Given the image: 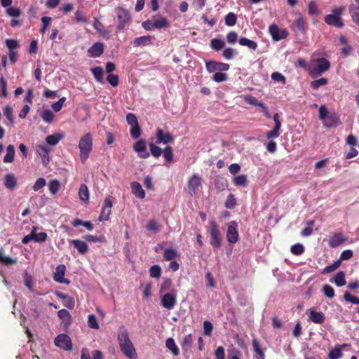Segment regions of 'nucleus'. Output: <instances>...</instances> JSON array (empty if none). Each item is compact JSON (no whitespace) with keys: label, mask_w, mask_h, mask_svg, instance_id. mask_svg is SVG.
Here are the masks:
<instances>
[{"label":"nucleus","mask_w":359,"mask_h":359,"mask_svg":"<svg viewBox=\"0 0 359 359\" xmlns=\"http://www.w3.org/2000/svg\"><path fill=\"white\" fill-rule=\"evenodd\" d=\"M107 81L113 87H116L118 84V76L116 74H109L107 76Z\"/></svg>","instance_id":"obj_60"},{"label":"nucleus","mask_w":359,"mask_h":359,"mask_svg":"<svg viewBox=\"0 0 359 359\" xmlns=\"http://www.w3.org/2000/svg\"><path fill=\"white\" fill-rule=\"evenodd\" d=\"M330 67V62L324 57H316L313 54L311 57L308 71L310 76L315 78L327 71Z\"/></svg>","instance_id":"obj_2"},{"label":"nucleus","mask_w":359,"mask_h":359,"mask_svg":"<svg viewBox=\"0 0 359 359\" xmlns=\"http://www.w3.org/2000/svg\"><path fill=\"white\" fill-rule=\"evenodd\" d=\"M4 114L8 119L10 123V125H13L14 123V115H13V107L10 105H6L4 108Z\"/></svg>","instance_id":"obj_40"},{"label":"nucleus","mask_w":359,"mask_h":359,"mask_svg":"<svg viewBox=\"0 0 359 359\" xmlns=\"http://www.w3.org/2000/svg\"><path fill=\"white\" fill-rule=\"evenodd\" d=\"M346 241V238L341 233H335L332 236L330 239L328 244L331 248H336Z\"/></svg>","instance_id":"obj_22"},{"label":"nucleus","mask_w":359,"mask_h":359,"mask_svg":"<svg viewBox=\"0 0 359 359\" xmlns=\"http://www.w3.org/2000/svg\"><path fill=\"white\" fill-rule=\"evenodd\" d=\"M224 41L217 39H213L210 42L211 48L215 50H219L222 49L224 46Z\"/></svg>","instance_id":"obj_50"},{"label":"nucleus","mask_w":359,"mask_h":359,"mask_svg":"<svg viewBox=\"0 0 359 359\" xmlns=\"http://www.w3.org/2000/svg\"><path fill=\"white\" fill-rule=\"evenodd\" d=\"M50 151V148L45 145H39L36 148V151L38 154L41 156L42 160V163L44 166H46L50 161L48 152Z\"/></svg>","instance_id":"obj_16"},{"label":"nucleus","mask_w":359,"mask_h":359,"mask_svg":"<svg viewBox=\"0 0 359 359\" xmlns=\"http://www.w3.org/2000/svg\"><path fill=\"white\" fill-rule=\"evenodd\" d=\"M69 243L73 245L74 247L81 255H84L88 251V246L87 243L79 239L70 240Z\"/></svg>","instance_id":"obj_21"},{"label":"nucleus","mask_w":359,"mask_h":359,"mask_svg":"<svg viewBox=\"0 0 359 359\" xmlns=\"http://www.w3.org/2000/svg\"><path fill=\"white\" fill-rule=\"evenodd\" d=\"M291 252L295 255H300L304 252V247L302 244L297 243L291 247Z\"/></svg>","instance_id":"obj_56"},{"label":"nucleus","mask_w":359,"mask_h":359,"mask_svg":"<svg viewBox=\"0 0 359 359\" xmlns=\"http://www.w3.org/2000/svg\"><path fill=\"white\" fill-rule=\"evenodd\" d=\"M155 41L154 36H143L140 37L135 38L133 41V46L135 47L140 46H149L153 44Z\"/></svg>","instance_id":"obj_15"},{"label":"nucleus","mask_w":359,"mask_h":359,"mask_svg":"<svg viewBox=\"0 0 359 359\" xmlns=\"http://www.w3.org/2000/svg\"><path fill=\"white\" fill-rule=\"evenodd\" d=\"M79 196L81 200L87 201L89 199V191L86 184H81L79 191Z\"/></svg>","instance_id":"obj_41"},{"label":"nucleus","mask_w":359,"mask_h":359,"mask_svg":"<svg viewBox=\"0 0 359 359\" xmlns=\"http://www.w3.org/2000/svg\"><path fill=\"white\" fill-rule=\"evenodd\" d=\"M46 180L43 177H40L36 180L34 184L33 185V189L35 191H39L46 186Z\"/></svg>","instance_id":"obj_63"},{"label":"nucleus","mask_w":359,"mask_h":359,"mask_svg":"<svg viewBox=\"0 0 359 359\" xmlns=\"http://www.w3.org/2000/svg\"><path fill=\"white\" fill-rule=\"evenodd\" d=\"M323 292L324 294L328 298H333L334 297V290L329 285H325L323 287Z\"/></svg>","instance_id":"obj_62"},{"label":"nucleus","mask_w":359,"mask_h":359,"mask_svg":"<svg viewBox=\"0 0 359 359\" xmlns=\"http://www.w3.org/2000/svg\"><path fill=\"white\" fill-rule=\"evenodd\" d=\"M330 281L336 284L338 287L344 285L346 284L344 272L339 271L334 277L330 279Z\"/></svg>","instance_id":"obj_31"},{"label":"nucleus","mask_w":359,"mask_h":359,"mask_svg":"<svg viewBox=\"0 0 359 359\" xmlns=\"http://www.w3.org/2000/svg\"><path fill=\"white\" fill-rule=\"evenodd\" d=\"M165 346L175 356H177L180 354L179 348L172 338L170 337L167 339Z\"/></svg>","instance_id":"obj_34"},{"label":"nucleus","mask_w":359,"mask_h":359,"mask_svg":"<svg viewBox=\"0 0 359 359\" xmlns=\"http://www.w3.org/2000/svg\"><path fill=\"white\" fill-rule=\"evenodd\" d=\"M236 205L235 197L233 194H229L225 202V207L228 209H233Z\"/></svg>","instance_id":"obj_57"},{"label":"nucleus","mask_w":359,"mask_h":359,"mask_svg":"<svg viewBox=\"0 0 359 359\" xmlns=\"http://www.w3.org/2000/svg\"><path fill=\"white\" fill-rule=\"evenodd\" d=\"M162 156L165 163H170L173 160V151L171 147L166 145L164 149L158 147V156Z\"/></svg>","instance_id":"obj_18"},{"label":"nucleus","mask_w":359,"mask_h":359,"mask_svg":"<svg viewBox=\"0 0 359 359\" xmlns=\"http://www.w3.org/2000/svg\"><path fill=\"white\" fill-rule=\"evenodd\" d=\"M104 52V46L102 43H94L89 49L88 54L91 57H100Z\"/></svg>","instance_id":"obj_24"},{"label":"nucleus","mask_w":359,"mask_h":359,"mask_svg":"<svg viewBox=\"0 0 359 359\" xmlns=\"http://www.w3.org/2000/svg\"><path fill=\"white\" fill-rule=\"evenodd\" d=\"M54 343L56 346L65 351H70L72 348V343L70 337L66 334H60L55 339Z\"/></svg>","instance_id":"obj_9"},{"label":"nucleus","mask_w":359,"mask_h":359,"mask_svg":"<svg viewBox=\"0 0 359 359\" xmlns=\"http://www.w3.org/2000/svg\"><path fill=\"white\" fill-rule=\"evenodd\" d=\"M210 243L214 249H219L222 245V233L219 225L215 220L210 222Z\"/></svg>","instance_id":"obj_5"},{"label":"nucleus","mask_w":359,"mask_h":359,"mask_svg":"<svg viewBox=\"0 0 359 359\" xmlns=\"http://www.w3.org/2000/svg\"><path fill=\"white\" fill-rule=\"evenodd\" d=\"M308 14L310 16L318 15L321 13V9L315 0H310L307 3Z\"/></svg>","instance_id":"obj_25"},{"label":"nucleus","mask_w":359,"mask_h":359,"mask_svg":"<svg viewBox=\"0 0 359 359\" xmlns=\"http://www.w3.org/2000/svg\"><path fill=\"white\" fill-rule=\"evenodd\" d=\"M52 21L50 17L44 16L41 18L42 27L40 29L41 34H44L46 29L50 26Z\"/></svg>","instance_id":"obj_52"},{"label":"nucleus","mask_w":359,"mask_h":359,"mask_svg":"<svg viewBox=\"0 0 359 359\" xmlns=\"http://www.w3.org/2000/svg\"><path fill=\"white\" fill-rule=\"evenodd\" d=\"M131 189L133 194L139 198H144L145 196V192L143 190L142 185L137 182H133L131 183Z\"/></svg>","instance_id":"obj_27"},{"label":"nucleus","mask_w":359,"mask_h":359,"mask_svg":"<svg viewBox=\"0 0 359 359\" xmlns=\"http://www.w3.org/2000/svg\"><path fill=\"white\" fill-rule=\"evenodd\" d=\"M118 341L121 351L127 358L130 359L137 358V354L129 337V333L124 326L119 327Z\"/></svg>","instance_id":"obj_1"},{"label":"nucleus","mask_w":359,"mask_h":359,"mask_svg":"<svg viewBox=\"0 0 359 359\" xmlns=\"http://www.w3.org/2000/svg\"><path fill=\"white\" fill-rule=\"evenodd\" d=\"M142 133L139 123L130 126V134L133 139H137Z\"/></svg>","instance_id":"obj_47"},{"label":"nucleus","mask_w":359,"mask_h":359,"mask_svg":"<svg viewBox=\"0 0 359 359\" xmlns=\"http://www.w3.org/2000/svg\"><path fill=\"white\" fill-rule=\"evenodd\" d=\"M205 65L207 71L210 73L216 71H219V72H226L229 69V65L228 64L216 61H209L207 62Z\"/></svg>","instance_id":"obj_12"},{"label":"nucleus","mask_w":359,"mask_h":359,"mask_svg":"<svg viewBox=\"0 0 359 359\" xmlns=\"http://www.w3.org/2000/svg\"><path fill=\"white\" fill-rule=\"evenodd\" d=\"M215 359H225V351L223 346H219L216 349Z\"/></svg>","instance_id":"obj_64"},{"label":"nucleus","mask_w":359,"mask_h":359,"mask_svg":"<svg viewBox=\"0 0 359 359\" xmlns=\"http://www.w3.org/2000/svg\"><path fill=\"white\" fill-rule=\"evenodd\" d=\"M239 44L243 46H246L251 50H255L257 48V44L255 41L245 37L240 39Z\"/></svg>","instance_id":"obj_39"},{"label":"nucleus","mask_w":359,"mask_h":359,"mask_svg":"<svg viewBox=\"0 0 359 359\" xmlns=\"http://www.w3.org/2000/svg\"><path fill=\"white\" fill-rule=\"evenodd\" d=\"M339 42L343 47L341 48V53L346 57L352 51V47L348 44L347 39L343 35H341L339 38Z\"/></svg>","instance_id":"obj_30"},{"label":"nucleus","mask_w":359,"mask_h":359,"mask_svg":"<svg viewBox=\"0 0 359 359\" xmlns=\"http://www.w3.org/2000/svg\"><path fill=\"white\" fill-rule=\"evenodd\" d=\"M64 135L60 133H56L53 135H50L46 137V142L50 145H56L60 140L63 138Z\"/></svg>","instance_id":"obj_36"},{"label":"nucleus","mask_w":359,"mask_h":359,"mask_svg":"<svg viewBox=\"0 0 359 359\" xmlns=\"http://www.w3.org/2000/svg\"><path fill=\"white\" fill-rule=\"evenodd\" d=\"M201 177L198 174L192 175L187 182V189L190 195L197 194L201 187Z\"/></svg>","instance_id":"obj_8"},{"label":"nucleus","mask_w":359,"mask_h":359,"mask_svg":"<svg viewBox=\"0 0 359 359\" xmlns=\"http://www.w3.org/2000/svg\"><path fill=\"white\" fill-rule=\"evenodd\" d=\"M236 15L233 13H229L225 17V23L228 26H233L236 23Z\"/></svg>","instance_id":"obj_53"},{"label":"nucleus","mask_w":359,"mask_h":359,"mask_svg":"<svg viewBox=\"0 0 359 359\" xmlns=\"http://www.w3.org/2000/svg\"><path fill=\"white\" fill-rule=\"evenodd\" d=\"M0 262L3 263L6 266H10L17 262L15 259L5 257L3 255V250L0 249Z\"/></svg>","instance_id":"obj_44"},{"label":"nucleus","mask_w":359,"mask_h":359,"mask_svg":"<svg viewBox=\"0 0 359 359\" xmlns=\"http://www.w3.org/2000/svg\"><path fill=\"white\" fill-rule=\"evenodd\" d=\"M309 320L313 323L320 324L325 320V316L320 311H316L313 309H309Z\"/></svg>","instance_id":"obj_23"},{"label":"nucleus","mask_w":359,"mask_h":359,"mask_svg":"<svg viewBox=\"0 0 359 359\" xmlns=\"http://www.w3.org/2000/svg\"><path fill=\"white\" fill-rule=\"evenodd\" d=\"M15 156V147L12 144H9L6 148V154L4 157V163H12Z\"/></svg>","instance_id":"obj_35"},{"label":"nucleus","mask_w":359,"mask_h":359,"mask_svg":"<svg viewBox=\"0 0 359 359\" xmlns=\"http://www.w3.org/2000/svg\"><path fill=\"white\" fill-rule=\"evenodd\" d=\"M95 79L99 83H103L104 71L101 67H95L91 69Z\"/></svg>","instance_id":"obj_38"},{"label":"nucleus","mask_w":359,"mask_h":359,"mask_svg":"<svg viewBox=\"0 0 359 359\" xmlns=\"http://www.w3.org/2000/svg\"><path fill=\"white\" fill-rule=\"evenodd\" d=\"M349 11L353 20L359 25V0H355L350 4Z\"/></svg>","instance_id":"obj_20"},{"label":"nucleus","mask_w":359,"mask_h":359,"mask_svg":"<svg viewBox=\"0 0 359 359\" xmlns=\"http://www.w3.org/2000/svg\"><path fill=\"white\" fill-rule=\"evenodd\" d=\"M48 187L50 192L54 195L58 191L60 184L57 180H53L49 182Z\"/></svg>","instance_id":"obj_51"},{"label":"nucleus","mask_w":359,"mask_h":359,"mask_svg":"<svg viewBox=\"0 0 359 359\" xmlns=\"http://www.w3.org/2000/svg\"><path fill=\"white\" fill-rule=\"evenodd\" d=\"M176 256L177 252L172 248L165 249L163 253L164 259L167 261L173 260L176 257Z\"/></svg>","instance_id":"obj_48"},{"label":"nucleus","mask_w":359,"mask_h":359,"mask_svg":"<svg viewBox=\"0 0 359 359\" xmlns=\"http://www.w3.org/2000/svg\"><path fill=\"white\" fill-rule=\"evenodd\" d=\"M177 303V290L172 289L170 292H167L161 296V304L167 310L172 309Z\"/></svg>","instance_id":"obj_7"},{"label":"nucleus","mask_w":359,"mask_h":359,"mask_svg":"<svg viewBox=\"0 0 359 359\" xmlns=\"http://www.w3.org/2000/svg\"><path fill=\"white\" fill-rule=\"evenodd\" d=\"M327 83V79L321 78L318 80L313 81L311 83V87L313 89H318L320 86H325Z\"/></svg>","instance_id":"obj_59"},{"label":"nucleus","mask_w":359,"mask_h":359,"mask_svg":"<svg viewBox=\"0 0 359 359\" xmlns=\"http://www.w3.org/2000/svg\"><path fill=\"white\" fill-rule=\"evenodd\" d=\"M194 342V336L191 334H189L185 335L181 341V346L182 350L184 351H188L191 349V346Z\"/></svg>","instance_id":"obj_28"},{"label":"nucleus","mask_w":359,"mask_h":359,"mask_svg":"<svg viewBox=\"0 0 359 359\" xmlns=\"http://www.w3.org/2000/svg\"><path fill=\"white\" fill-rule=\"evenodd\" d=\"M59 318L66 323L69 324L71 322V315L69 312L66 309H61L57 312Z\"/></svg>","instance_id":"obj_43"},{"label":"nucleus","mask_w":359,"mask_h":359,"mask_svg":"<svg viewBox=\"0 0 359 359\" xmlns=\"http://www.w3.org/2000/svg\"><path fill=\"white\" fill-rule=\"evenodd\" d=\"M173 141V137L170 133H164L162 130H158V144L163 143L165 144L172 142Z\"/></svg>","instance_id":"obj_33"},{"label":"nucleus","mask_w":359,"mask_h":359,"mask_svg":"<svg viewBox=\"0 0 359 359\" xmlns=\"http://www.w3.org/2000/svg\"><path fill=\"white\" fill-rule=\"evenodd\" d=\"M79 148L81 161L85 163L93 149V136L90 133H87L81 137Z\"/></svg>","instance_id":"obj_3"},{"label":"nucleus","mask_w":359,"mask_h":359,"mask_svg":"<svg viewBox=\"0 0 359 359\" xmlns=\"http://www.w3.org/2000/svg\"><path fill=\"white\" fill-rule=\"evenodd\" d=\"M269 31L272 39L276 41L285 39L288 36V32L285 29H280L276 24L270 25Z\"/></svg>","instance_id":"obj_10"},{"label":"nucleus","mask_w":359,"mask_h":359,"mask_svg":"<svg viewBox=\"0 0 359 359\" xmlns=\"http://www.w3.org/2000/svg\"><path fill=\"white\" fill-rule=\"evenodd\" d=\"M344 298L346 302L352 303L353 304L358 305L359 304V298L351 295L349 292H346L344 295Z\"/></svg>","instance_id":"obj_61"},{"label":"nucleus","mask_w":359,"mask_h":359,"mask_svg":"<svg viewBox=\"0 0 359 359\" xmlns=\"http://www.w3.org/2000/svg\"><path fill=\"white\" fill-rule=\"evenodd\" d=\"M344 11V6L332 8L331 13L326 15L324 18L325 23L330 26H334L339 28L342 27L344 24L341 16Z\"/></svg>","instance_id":"obj_4"},{"label":"nucleus","mask_w":359,"mask_h":359,"mask_svg":"<svg viewBox=\"0 0 359 359\" xmlns=\"http://www.w3.org/2000/svg\"><path fill=\"white\" fill-rule=\"evenodd\" d=\"M84 238L86 241H87L88 242H90V243H102L104 241V237L103 236H94V235H86L84 236Z\"/></svg>","instance_id":"obj_54"},{"label":"nucleus","mask_w":359,"mask_h":359,"mask_svg":"<svg viewBox=\"0 0 359 359\" xmlns=\"http://www.w3.org/2000/svg\"><path fill=\"white\" fill-rule=\"evenodd\" d=\"M117 18V29L122 30L130 20V15L128 10L123 7H117L115 9Z\"/></svg>","instance_id":"obj_6"},{"label":"nucleus","mask_w":359,"mask_h":359,"mask_svg":"<svg viewBox=\"0 0 359 359\" xmlns=\"http://www.w3.org/2000/svg\"><path fill=\"white\" fill-rule=\"evenodd\" d=\"M142 25L146 30L154 29L157 28V20L153 21L149 20H146L142 22Z\"/></svg>","instance_id":"obj_58"},{"label":"nucleus","mask_w":359,"mask_h":359,"mask_svg":"<svg viewBox=\"0 0 359 359\" xmlns=\"http://www.w3.org/2000/svg\"><path fill=\"white\" fill-rule=\"evenodd\" d=\"M41 116L43 121L50 123L55 117L54 114L50 109H46L42 111Z\"/></svg>","instance_id":"obj_45"},{"label":"nucleus","mask_w":359,"mask_h":359,"mask_svg":"<svg viewBox=\"0 0 359 359\" xmlns=\"http://www.w3.org/2000/svg\"><path fill=\"white\" fill-rule=\"evenodd\" d=\"M237 223L232 221L229 223L227 231H226V239L230 243H236L238 241V232L236 229Z\"/></svg>","instance_id":"obj_11"},{"label":"nucleus","mask_w":359,"mask_h":359,"mask_svg":"<svg viewBox=\"0 0 359 359\" xmlns=\"http://www.w3.org/2000/svg\"><path fill=\"white\" fill-rule=\"evenodd\" d=\"M55 294L60 299L62 300L64 306L69 309H74L75 302L73 297L60 292H56Z\"/></svg>","instance_id":"obj_17"},{"label":"nucleus","mask_w":359,"mask_h":359,"mask_svg":"<svg viewBox=\"0 0 359 359\" xmlns=\"http://www.w3.org/2000/svg\"><path fill=\"white\" fill-rule=\"evenodd\" d=\"M319 118L321 119L324 125L327 127H332L334 126V123L329 121V119L331 118L335 121V115L334 114H328V111L327 108L325 106H321L319 109Z\"/></svg>","instance_id":"obj_14"},{"label":"nucleus","mask_w":359,"mask_h":359,"mask_svg":"<svg viewBox=\"0 0 359 359\" xmlns=\"http://www.w3.org/2000/svg\"><path fill=\"white\" fill-rule=\"evenodd\" d=\"M88 327L93 329H98L99 324L97 323L96 316L94 314H90L88 318Z\"/></svg>","instance_id":"obj_55"},{"label":"nucleus","mask_w":359,"mask_h":359,"mask_svg":"<svg viewBox=\"0 0 359 359\" xmlns=\"http://www.w3.org/2000/svg\"><path fill=\"white\" fill-rule=\"evenodd\" d=\"M233 182L237 187H245L248 184L247 175L242 174L233 177Z\"/></svg>","instance_id":"obj_37"},{"label":"nucleus","mask_w":359,"mask_h":359,"mask_svg":"<svg viewBox=\"0 0 359 359\" xmlns=\"http://www.w3.org/2000/svg\"><path fill=\"white\" fill-rule=\"evenodd\" d=\"M93 25L96 31L103 37L108 38L109 36V32L104 29L103 24L100 22L97 18L94 19Z\"/></svg>","instance_id":"obj_32"},{"label":"nucleus","mask_w":359,"mask_h":359,"mask_svg":"<svg viewBox=\"0 0 359 359\" xmlns=\"http://www.w3.org/2000/svg\"><path fill=\"white\" fill-rule=\"evenodd\" d=\"M292 27L294 30H297L302 32H305L306 22L301 14H299V15L294 20Z\"/></svg>","instance_id":"obj_26"},{"label":"nucleus","mask_w":359,"mask_h":359,"mask_svg":"<svg viewBox=\"0 0 359 359\" xmlns=\"http://www.w3.org/2000/svg\"><path fill=\"white\" fill-rule=\"evenodd\" d=\"M6 13L10 17L18 18L21 15L22 11L18 8L10 6L6 8Z\"/></svg>","instance_id":"obj_46"},{"label":"nucleus","mask_w":359,"mask_h":359,"mask_svg":"<svg viewBox=\"0 0 359 359\" xmlns=\"http://www.w3.org/2000/svg\"><path fill=\"white\" fill-rule=\"evenodd\" d=\"M341 265V260H337L333 264L326 266L322 271L323 273H329L330 272H332L335 271L337 269H338Z\"/></svg>","instance_id":"obj_49"},{"label":"nucleus","mask_w":359,"mask_h":359,"mask_svg":"<svg viewBox=\"0 0 359 359\" xmlns=\"http://www.w3.org/2000/svg\"><path fill=\"white\" fill-rule=\"evenodd\" d=\"M342 356L343 354L340 350V347L337 346L334 348L331 349L328 353L329 359H339Z\"/></svg>","instance_id":"obj_42"},{"label":"nucleus","mask_w":359,"mask_h":359,"mask_svg":"<svg viewBox=\"0 0 359 359\" xmlns=\"http://www.w3.org/2000/svg\"><path fill=\"white\" fill-rule=\"evenodd\" d=\"M66 266L64 264H60L56 267L55 271L54 272L53 278L54 280L60 283L69 284V280L65 278Z\"/></svg>","instance_id":"obj_13"},{"label":"nucleus","mask_w":359,"mask_h":359,"mask_svg":"<svg viewBox=\"0 0 359 359\" xmlns=\"http://www.w3.org/2000/svg\"><path fill=\"white\" fill-rule=\"evenodd\" d=\"M4 186L11 190L14 189L17 186V180L13 173L6 175L4 177Z\"/></svg>","instance_id":"obj_29"},{"label":"nucleus","mask_w":359,"mask_h":359,"mask_svg":"<svg viewBox=\"0 0 359 359\" xmlns=\"http://www.w3.org/2000/svg\"><path fill=\"white\" fill-rule=\"evenodd\" d=\"M134 150L139 153L140 156L142 158H147L149 156V154L146 151V141L144 140H140L134 144Z\"/></svg>","instance_id":"obj_19"}]
</instances>
